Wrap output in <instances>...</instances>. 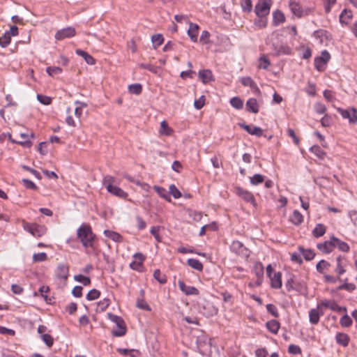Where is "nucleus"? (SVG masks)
<instances>
[{"mask_svg": "<svg viewBox=\"0 0 357 357\" xmlns=\"http://www.w3.org/2000/svg\"><path fill=\"white\" fill-rule=\"evenodd\" d=\"M77 236L84 248H93L96 235L89 225L82 224L77 231Z\"/></svg>", "mask_w": 357, "mask_h": 357, "instance_id": "obj_1", "label": "nucleus"}, {"mask_svg": "<svg viewBox=\"0 0 357 357\" xmlns=\"http://www.w3.org/2000/svg\"><path fill=\"white\" fill-rule=\"evenodd\" d=\"M107 317L109 319L115 323L117 329L112 331V335L115 337H121L126 333V327L123 319L117 315L113 314L112 313H108Z\"/></svg>", "mask_w": 357, "mask_h": 357, "instance_id": "obj_2", "label": "nucleus"}, {"mask_svg": "<svg viewBox=\"0 0 357 357\" xmlns=\"http://www.w3.org/2000/svg\"><path fill=\"white\" fill-rule=\"evenodd\" d=\"M22 226L25 231L35 237H41L47 232V228L45 225L31 224L24 221Z\"/></svg>", "mask_w": 357, "mask_h": 357, "instance_id": "obj_3", "label": "nucleus"}, {"mask_svg": "<svg viewBox=\"0 0 357 357\" xmlns=\"http://www.w3.org/2000/svg\"><path fill=\"white\" fill-rule=\"evenodd\" d=\"M289 6L292 13L298 17L308 15L312 12L311 8H303L300 5L299 2L296 0H289Z\"/></svg>", "mask_w": 357, "mask_h": 357, "instance_id": "obj_4", "label": "nucleus"}, {"mask_svg": "<svg viewBox=\"0 0 357 357\" xmlns=\"http://www.w3.org/2000/svg\"><path fill=\"white\" fill-rule=\"evenodd\" d=\"M272 0H259L255 7V12L257 17H266L271 10Z\"/></svg>", "mask_w": 357, "mask_h": 357, "instance_id": "obj_5", "label": "nucleus"}, {"mask_svg": "<svg viewBox=\"0 0 357 357\" xmlns=\"http://www.w3.org/2000/svg\"><path fill=\"white\" fill-rule=\"evenodd\" d=\"M322 307H328L330 310L337 312H347V308L345 307L339 306L335 301L327 299L322 300L318 304V309H321Z\"/></svg>", "mask_w": 357, "mask_h": 357, "instance_id": "obj_6", "label": "nucleus"}, {"mask_svg": "<svg viewBox=\"0 0 357 357\" xmlns=\"http://www.w3.org/2000/svg\"><path fill=\"white\" fill-rule=\"evenodd\" d=\"M231 250L236 255L243 257H248L250 256V250L238 241H233L231 245Z\"/></svg>", "mask_w": 357, "mask_h": 357, "instance_id": "obj_7", "label": "nucleus"}, {"mask_svg": "<svg viewBox=\"0 0 357 357\" xmlns=\"http://www.w3.org/2000/svg\"><path fill=\"white\" fill-rule=\"evenodd\" d=\"M337 112L341 114V116L344 119H349V123H357V111L355 108H351L350 109H344L339 107L337 108Z\"/></svg>", "mask_w": 357, "mask_h": 357, "instance_id": "obj_8", "label": "nucleus"}, {"mask_svg": "<svg viewBox=\"0 0 357 357\" xmlns=\"http://www.w3.org/2000/svg\"><path fill=\"white\" fill-rule=\"evenodd\" d=\"M76 33L75 29L72 26H68L58 31L55 34V38L61 40L65 38H71Z\"/></svg>", "mask_w": 357, "mask_h": 357, "instance_id": "obj_9", "label": "nucleus"}, {"mask_svg": "<svg viewBox=\"0 0 357 357\" xmlns=\"http://www.w3.org/2000/svg\"><path fill=\"white\" fill-rule=\"evenodd\" d=\"M236 193L245 202H249L254 206L255 205V199L252 192L241 187H237L236 188Z\"/></svg>", "mask_w": 357, "mask_h": 357, "instance_id": "obj_10", "label": "nucleus"}, {"mask_svg": "<svg viewBox=\"0 0 357 357\" xmlns=\"http://www.w3.org/2000/svg\"><path fill=\"white\" fill-rule=\"evenodd\" d=\"M347 259L345 257L339 255L336 258L335 272L339 276L346 273V267L347 266Z\"/></svg>", "mask_w": 357, "mask_h": 357, "instance_id": "obj_11", "label": "nucleus"}, {"mask_svg": "<svg viewBox=\"0 0 357 357\" xmlns=\"http://www.w3.org/2000/svg\"><path fill=\"white\" fill-rule=\"evenodd\" d=\"M57 278L66 280L69 275V267L66 264H59L55 271Z\"/></svg>", "mask_w": 357, "mask_h": 357, "instance_id": "obj_12", "label": "nucleus"}, {"mask_svg": "<svg viewBox=\"0 0 357 357\" xmlns=\"http://www.w3.org/2000/svg\"><path fill=\"white\" fill-rule=\"evenodd\" d=\"M135 260L130 264V267L135 271H139L142 267L143 262L145 260V257L139 252L135 253L133 255Z\"/></svg>", "mask_w": 357, "mask_h": 357, "instance_id": "obj_13", "label": "nucleus"}, {"mask_svg": "<svg viewBox=\"0 0 357 357\" xmlns=\"http://www.w3.org/2000/svg\"><path fill=\"white\" fill-rule=\"evenodd\" d=\"M333 236L331 237L329 241H326L324 243H318L317 248L324 253L328 254L334 249Z\"/></svg>", "mask_w": 357, "mask_h": 357, "instance_id": "obj_14", "label": "nucleus"}, {"mask_svg": "<svg viewBox=\"0 0 357 357\" xmlns=\"http://www.w3.org/2000/svg\"><path fill=\"white\" fill-rule=\"evenodd\" d=\"M178 286L179 287V289L183 292L185 295H198L199 291L197 288L192 287V286H188L185 284V282L182 280H178Z\"/></svg>", "mask_w": 357, "mask_h": 357, "instance_id": "obj_15", "label": "nucleus"}, {"mask_svg": "<svg viewBox=\"0 0 357 357\" xmlns=\"http://www.w3.org/2000/svg\"><path fill=\"white\" fill-rule=\"evenodd\" d=\"M239 126L252 135L261 137L263 135L262 129L258 126H250L244 123H240Z\"/></svg>", "mask_w": 357, "mask_h": 357, "instance_id": "obj_16", "label": "nucleus"}, {"mask_svg": "<svg viewBox=\"0 0 357 357\" xmlns=\"http://www.w3.org/2000/svg\"><path fill=\"white\" fill-rule=\"evenodd\" d=\"M318 307L317 309H311L309 312V320L312 324L316 325L319 323L320 316L324 314V312H319Z\"/></svg>", "mask_w": 357, "mask_h": 357, "instance_id": "obj_17", "label": "nucleus"}, {"mask_svg": "<svg viewBox=\"0 0 357 357\" xmlns=\"http://www.w3.org/2000/svg\"><path fill=\"white\" fill-rule=\"evenodd\" d=\"M199 31V26L197 24L190 23L189 29L188 30V35L190 40L196 43L197 41V35Z\"/></svg>", "mask_w": 357, "mask_h": 357, "instance_id": "obj_18", "label": "nucleus"}, {"mask_svg": "<svg viewBox=\"0 0 357 357\" xmlns=\"http://www.w3.org/2000/svg\"><path fill=\"white\" fill-rule=\"evenodd\" d=\"M282 274L280 272L274 273L269 277L271 280V286L274 289H280L282 287Z\"/></svg>", "mask_w": 357, "mask_h": 357, "instance_id": "obj_19", "label": "nucleus"}, {"mask_svg": "<svg viewBox=\"0 0 357 357\" xmlns=\"http://www.w3.org/2000/svg\"><path fill=\"white\" fill-rule=\"evenodd\" d=\"M241 84L245 86H249L255 92L259 93V89L257 84L253 81L250 77H243L241 79Z\"/></svg>", "mask_w": 357, "mask_h": 357, "instance_id": "obj_20", "label": "nucleus"}, {"mask_svg": "<svg viewBox=\"0 0 357 357\" xmlns=\"http://www.w3.org/2000/svg\"><path fill=\"white\" fill-rule=\"evenodd\" d=\"M333 242H334V248H337L339 250L344 252H348L350 250V247L344 241H341L338 238H336L333 236Z\"/></svg>", "mask_w": 357, "mask_h": 357, "instance_id": "obj_21", "label": "nucleus"}, {"mask_svg": "<svg viewBox=\"0 0 357 357\" xmlns=\"http://www.w3.org/2000/svg\"><path fill=\"white\" fill-rule=\"evenodd\" d=\"M247 110L254 114H257L259 110V105L255 98H250L246 102Z\"/></svg>", "mask_w": 357, "mask_h": 357, "instance_id": "obj_22", "label": "nucleus"}, {"mask_svg": "<svg viewBox=\"0 0 357 357\" xmlns=\"http://www.w3.org/2000/svg\"><path fill=\"white\" fill-rule=\"evenodd\" d=\"M267 329L273 334L276 335L280 328V324L275 319H272L266 322Z\"/></svg>", "mask_w": 357, "mask_h": 357, "instance_id": "obj_23", "label": "nucleus"}, {"mask_svg": "<svg viewBox=\"0 0 357 357\" xmlns=\"http://www.w3.org/2000/svg\"><path fill=\"white\" fill-rule=\"evenodd\" d=\"M199 77L204 84L208 83L213 80L212 72L210 70H201L199 71Z\"/></svg>", "mask_w": 357, "mask_h": 357, "instance_id": "obj_24", "label": "nucleus"}, {"mask_svg": "<svg viewBox=\"0 0 357 357\" xmlns=\"http://www.w3.org/2000/svg\"><path fill=\"white\" fill-rule=\"evenodd\" d=\"M104 234L109 238L112 239L113 241L116 243L122 242L123 240V236L114 231L106 229L104 231Z\"/></svg>", "mask_w": 357, "mask_h": 357, "instance_id": "obj_25", "label": "nucleus"}, {"mask_svg": "<svg viewBox=\"0 0 357 357\" xmlns=\"http://www.w3.org/2000/svg\"><path fill=\"white\" fill-rule=\"evenodd\" d=\"M107 191L112 195L122 199H126L128 197V193L116 185L107 189Z\"/></svg>", "mask_w": 357, "mask_h": 357, "instance_id": "obj_26", "label": "nucleus"}, {"mask_svg": "<svg viewBox=\"0 0 357 357\" xmlns=\"http://www.w3.org/2000/svg\"><path fill=\"white\" fill-rule=\"evenodd\" d=\"M335 340L338 344L345 347L348 346L350 338L346 333H338L335 336Z\"/></svg>", "mask_w": 357, "mask_h": 357, "instance_id": "obj_27", "label": "nucleus"}, {"mask_svg": "<svg viewBox=\"0 0 357 357\" xmlns=\"http://www.w3.org/2000/svg\"><path fill=\"white\" fill-rule=\"evenodd\" d=\"M289 220L295 225H299L303 221V215L297 210H294L291 215L289 217Z\"/></svg>", "mask_w": 357, "mask_h": 357, "instance_id": "obj_28", "label": "nucleus"}, {"mask_svg": "<svg viewBox=\"0 0 357 357\" xmlns=\"http://www.w3.org/2000/svg\"><path fill=\"white\" fill-rule=\"evenodd\" d=\"M76 54L79 56H81L84 58L85 61L89 64V65H93L96 63V60L93 59V56H91L90 54H89L86 52L82 50H77L75 51Z\"/></svg>", "mask_w": 357, "mask_h": 357, "instance_id": "obj_29", "label": "nucleus"}, {"mask_svg": "<svg viewBox=\"0 0 357 357\" xmlns=\"http://www.w3.org/2000/svg\"><path fill=\"white\" fill-rule=\"evenodd\" d=\"M153 189L157 192L158 195L165 199L166 201L171 202L172 199L167 191L162 187L154 185Z\"/></svg>", "mask_w": 357, "mask_h": 357, "instance_id": "obj_30", "label": "nucleus"}, {"mask_svg": "<svg viewBox=\"0 0 357 357\" xmlns=\"http://www.w3.org/2000/svg\"><path fill=\"white\" fill-rule=\"evenodd\" d=\"M326 228L323 224H317L312 231V234L315 238H319L324 235Z\"/></svg>", "mask_w": 357, "mask_h": 357, "instance_id": "obj_31", "label": "nucleus"}, {"mask_svg": "<svg viewBox=\"0 0 357 357\" xmlns=\"http://www.w3.org/2000/svg\"><path fill=\"white\" fill-rule=\"evenodd\" d=\"M352 17V13L351 10H347V9L343 10L340 15V22L341 24H347L349 23V20Z\"/></svg>", "mask_w": 357, "mask_h": 357, "instance_id": "obj_32", "label": "nucleus"}, {"mask_svg": "<svg viewBox=\"0 0 357 357\" xmlns=\"http://www.w3.org/2000/svg\"><path fill=\"white\" fill-rule=\"evenodd\" d=\"M159 132L160 135L169 136L172 135L173 130L169 127L167 123L165 121H162L160 123Z\"/></svg>", "mask_w": 357, "mask_h": 357, "instance_id": "obj_33", "label": "nucleus"}, {"mask_svg": "<svg viewBox=\"0 0 357 357\" xmlns=\"http://www.w3.org/2000/svg\"><path fill=\"white\" fill-rule=\"evenodd\" d=\"M253 271H254L255 274L257 275V277L258 278V280H261L263 275H264L263 264L261 262L255 263L254 268H253Z\"/></svg>", "mask_w": 357, "mask_h": 357, "instance_id": "obj_34", "label": "nucleus"}, {"mask_svg": "<svg viewBox=\"0 0 357 357\" xmlns=\"http://www.w3.org/2000/svg\"><path fill=\"white\" fill-rule=\"evenodd\" d=\"M310 151L314 153L317 158L324 159L326 155V152L323 151L320 146L317 145L312 146L310 149Z\"/></svg>", "mask_w": 357, "mask_h": 357, "instance_id": "obj_35", "label": "nucleus"}, {"mask_svg": "<svg viewBox=\"0 0 357 357\" xmlns=\"http://www.w3.org/2000/svg\"><path fill=\"white\" fill-rule=\"evenodd\" d=\"M187 264L189 266L197 271H200L203 269L202 264L197 259H189L187 261Z\"/></svg>", "mask_w": 357, "mask_h": 357, "instance_id": "obj_36", "label": "nucleus"}, {"mask_svg": "<svg viewBox=\"0 0 357 357\" xmlns=\"http://www.w3.org/2000/svg\"><path fill=\"white\" fill-rule=\"evenodd\" d=\"M285 20L284 15L280 10H276L273 13V23L275 25H278L280 23L284 22Z\"/></svg>", "mask_w": 357, "mask_h": 357, "instance_id": "obj_37", "label": "nucleus"}, {"mask_svg": "<svg viewBox=\"0 0 357 357\" xmlns=\"http://www.w3.org/2000/svg\"><path fill=\"white\" fill-rule=\"evenodd\" d=\"M103 185L106 188V189L112 188V186L115 185L114 184L116 183V180L114 176H106L103 179Z\"/></svg>", "mask_w": 357, "mask_h": 357, "instance_id": "obj_38", "label": "nucleus"}, {"mask_svg": "<svg viewBox=\"0 0 357 357\" xmlns=\"http://www.w3.org/2000/svg\"><path fill=\"white\" fill-rule=\"evenodd\" d=\"M151 41L154 48L156 49L163 43L164 38L162 34H155L151 37Z\"/></svg>", "mask_w": 357, "mask_h": 357, "instance_id": "obj_39", "label": "nucleus"}, {"mask_svg": "<svg viewBox=\"0 0 357 357\" xmlns=\"http://www.w3.org/2000/svg\"><path fill=\"white\" fill-rule=\"evenodd\" d=\"M231 105L237 109H241L243 107V101L238 97H234L229 101Z\"/></svg>", "mask_w": 357, "mask_h": 357, "instance_id": "obj_40", "label": "nucleus"}, {"mask_svg": "<svg viewBox=\"0 0 357 357\" xmlns=\"http://www.w3.org/2000/svg\"><path fill=\"white\" fill-rule=\"evenodd\" d=\"M241 6L243 12L250 13L252 10V0H241Z\"/></svg>", "mask_w": 357, "mask_h": 357, "instance_id": "obj_41", "label": "nucleus"}, {"mask_svg": "<svg viewBox=\"0 0 357 357\" xmlns=\"http://www.w3.org/2000/svg\"><path fill=\"white\" fill-rule=\"evenodd\" d=\"M299 250L302 253L303 257L307 261L312 260L314 257L315 254L311 250H305L303 248L300 247Z\"/></svg>", "mask_w": 357, "mask_h": 357, "instance_id": "obj_42", "label": "nucleus"}, {"mask_svg": "<svg viewBox=\"0 0 357 357\" xmlns=\"http://www.w3.org/2000/svg\"><path fill=\"white\" fill-rule=\"evenodd\" d=\"M330 266L331 265L328 261L322 259L320 261H319V263L317 264L316 268L319 273H324V271L328 269L330 267Z\"/></svg>", "mask_w": 357, "mask_h": 357, "instance_id": "obj_43", "label": "nucleus"}, {"mask_svg": "<svg viewBox=\"0 0 357 357\" xmlns=\"http://www.w3.org/2000/svg\"><path fill=\"white\" fill-rule=\"evenodd\" d=\"M129 91L135 95H139L142 93V87L140 84H133L128 86Z\"/></svg>", "mask_w": 357, "mask_h": 357, "instance_id": "obj_44", "label": "nucleus"}, {"mask_svg": "<svg viewBox=\"0 0 357 357\" xmlns=\"http://www.w3.org/2000/svg\"><path fill=\"white\" fill-rule=\"evenodd\" d=\"M100 296V292L99 290L93 289L91 291H89V293L86 294V299L88 301H94L97 298H98Z\"/></svg>", "mask_w": 357, "mask_h": 357, "instance_id": "obj_45", "label": "nucleus"}, {"mask_svg": "<svg viewBox=\"0 0 357 357\" xmlns=\"http://www.w3.org/2000/svg\"><path fill=\"white\" fill-rule=\"evenodd\" d=\"M271 65L270 61L266 56L263 55L259 59V68L262 69H268Z\"/></svg>", "mask_w": 357, "mask_h": 357, "instance_id": "obj_46", "label": "nucleus"}, {"mask_svg": "<svg viewBox=\"0 0 357 357\" xmlns=\"http://www.w3.org/2000/svg\"><path fill=\"white\" fill-rule=\"evenodd\" d=\"M168 193L171 194L175 199H178L182 196L181 192L178 190L174 184L169 185Z\"/></svg>", "mask_w": 357, "mask_h": 357, "instance_id": "obj_47", "label": "nucleus"}, {"mask_svg": "<svg viewBox=\"0 0 357 357\" xmlns=\"http://www.w3.org/2000/svg\"><path fill=\"white\" fill-rule=\"evenodd\" d=\"M74 280L77 282L82 283L84 286H87L91 284L90 278L82 275H75Z\"/></svg>", "mask_w": 357, "mask_h": 357, "instance_id": "obj_48", "label": "nucleus"}, {"mask_svg": "<svg viewBox=\"0 0 357 357\" xmlns=\"http://www.w3.org/2000/svg\"><path fill=\"white\" fill-rule=\"evenodd\" d=\"M326 63L323 61L320 58L316 57L314 59V67L318 71H324L326 68Z\"/></svg>", "mask_w": 357, "mask_h": 357, "instance_id": "obj_49", "label": "nucleus"}, {"mask_svg": "<svg viewBox=\"0 0 357 357\" xmlns=\"http://www.w3.org/2000/svg\"><path fill=\"white\" fill-rule=\"evenodd\" d=\"M153 277L160 284H165L167 282L166 276L164 274H162L158 269L154 271Z\"/></svg>", "mask_w": 357, "mask_h": 357, "instance_id": "obj_50", "label": "nucleus"}, {"mask_svg": "<svg viewBox=\"0 0 357 357\" xmlns=\"http://www.w3.org/2000/svg\"><path fill=\"white\" fill-rule=\"evenodd\" d=\"M264 181V177L260 174H255L250 177V183L252 185H256L261 183Z\"/></svg>", "mask_w": 357, "mask_h": 357, "instance_id": "obj_51", "label": "nucleus"}, {"mask_svg": "<svg viewBox=\"0 0 357 357\" xmlns=\"http://www.w3.org/2000/svg\"><path fill=\"white\" fill-rule=\"evenodd\" d=\"M11 40V37L5 32L2 36L0 37V45L2 47H6L8 46Z\"/></svg>", "mask_w": 357, "mask_h": 357, "instance_id": "obj_52", "label": "nucleus"}, {"mask_svg": "<svg viewBox=\"0 0 357 357\" xmlns=\"http://www.w3.org/2000/svg\"><path fill=\"white\" fill-rule=\"evenodd\" d=\"M352 319L347 314L344 315L340 320V324L342 327H349L352 324Z\"/></svg>", "mask_w": 357, "mask_h": 357, "instance_id": "obj_53", "label": "nucleus"}, {"mask_svg": "<svg viewBox=\"0 0 357 357\" xmlns=\"http://www.w3.org/2000/svg\"><path fill=\"white\" fill-rule=\"evenodd\" d=\"M46 72L49 75L54 76L61 73L62 69L60 67L49 66L46 68Z\"/></svg>", "mask_w": 357, "mask_h": 357, "instance_id": "obj_54", "label": "nucleus"}, {"mask_svg": "<svg viewBox=\"0 0 357 357\" xmlns=\"http://www.w3.org/2000/svg\"><path fill=\"white\" fill-rule=\"evenodd\" d=\"M110 304V300L109 298H104L98 303V309L102 312L105 310Z\"/></svg>", "mask_w": 357, "mask_h": 357, "instance_id": "obj_55", "label": "nucleus"}, {"mask_svg": "<svg viewBox=\"0 0 357 357\" xmlns=\"http://www.w3.org/2000/svg\"><path fill=\"white\" fill-rule=\"evenodd\" d=\"M267 311L271 314L274 317L278 318L279 317V312L278 308L273 304H267L266 305Z\"/></svg>", "mask_w": 357, "mask_h": 357, "instance_id": "obj_56", "label": "nucleus"}, {"mask_svg": "<svg viewBox=\"0 0 357 357\" xmlns=\"http://www.w3.org/2000/svg\"><path fill=\"white\" fill-rule=\"evenodd\" d=\"M255 25L259 28H265L267 26L266 17H258V19L255 21Z\"/></svg>", "mask_w": 357, "mask_h": 357, "instance_id": "obj_57", "label": "nucleus"}, {"mask_svg": "<svg viewBox=\"0 0 357 357\" xmlns=\"http://www.w3.org/2000/svg\"><path fill=\"white\" fill-rule=\"evenodd\" d=\"M49 290L50 289L48 287L42 286L38 291L40 296L45 298L47 303H50L51 301V298H48V296L46 294L49 291Z\"/></svg>", "mask_w": 357, "mask_h": 357, "instance_id": "obj_58", "label": "nucleus"}, {"mask_svg": "<svg viewBox=\"0 0 357 357\" xmlns=\"http://www.w3.org/2000/svg\"><path fill=\"white\" fill-rule=\"evenodd\" d=\"M41 338L48 347H50L53 345L54 340L50 335L43 334L41 335Z\"/></svg>", "mask_w": 357, "mask_h": 357, "instance_id": "obj_59", "label": "nucleus"}, {"mask_svg": "<svg viewBox=\"0 0 357 357\" xmlns=\"http://www.w3.org/2000/svg\"><path fill=\"white\" fill-rule=\"evenodd\" d=\"M288 351L289 354L294 355L301 354L302 353L301 347L296 344H290L288 348Z\"/></svg>", "mask_w": 357, "mask_h": 357, "instance_id": "obj_60", "label": "nucleus"}, {"mask_svg": "<svg viewBox=\"0 0 357 357\" xmlns=\"http://www.w3.org/2000/svg\"><path fill=\"white\" fill-rule=\"evenodd\" d=\"M47 254L45 252H40L37 254H34L33 255V260L36 262L38 261H44L47 259Z\"/></svg>", "mask_w": 357, "mask_h": 357, "instance_id": "obj_61", "label": "nucleus"}, {"mask_svg": "<svg viewBox=\"0 0 357 357\" xmlns=\"http://www.w3.org/2000/svg\"><path fill=\"white\" fill-rule=\"evenodd\" d=\"M206 306L208 307V312H206L208 316H213L218 313V309L213 305L212 303L207 302Z\"/></svg>", "mask_w": 357, "mask_h": 357, "instance_id": "obj_62", "label": "nucleus"}, {"mask_svg": "<svg viewBox=\"0 0 357 357\" xmlns=\"http://www.w3.org/2000/svg\"><path fill=\"white\" fill-rule=\"evenodd\" d=\"M37 99L40 103H42L45 105H48L52 102L51 98L46 96L41 95V94H38L37 96Z\"/></svg>", "mask_w": 357, "mask_h": 357, "instance_id": "obj_63", "label": "nucleus"}, {"mask_svg": "<svg viewBox=\"0 0 357 357\" xmlns=\"http://www.w3.org/2000/svg\"><path fill=\"white\" fill-rule=\"evenodd\" d=\"M210 33L208 31H203L202 32L199 40L203 44H208L209 43Z\"/></svg>", "mask_w": 357, "mask_h": 357, "instance_id": "obj_64", "label": "nucleus"}]
</instances>
